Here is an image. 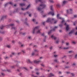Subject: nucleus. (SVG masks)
I'll use <instances>...</instances> for the list:
<instances>
[{
	"mask_svg": "<svg viewBox=\"0 0 77 77\" xmlns=\"http://www.w3.org/2000/svg\"><path fill=\"white\" fill-rule=\"evenodd\" d=\"M16 66L17 67H19V65L17 64H16Z\"/></svg>",
	"mask_w": 77,
	"mask_h": 77,
	"instance_id": "3c124183",
	"label": "nucleus"
},
{
	"mask_svg": "<svg viewBox=\"0 0 77 77\" xmlns=\"http://www.w3.org/2000/svg\"><path fill=\"white\" fill-rule=\"evenodd\" d=\"M67 14H69V11H68V10H67Z\"/></svg>",
	"mask_w": 77,
	"mask_h": 77,
	"instance_id": "5fc2aeb1",
	"label": "nucleus"
},
{
	"mask_svg": "<svg viewBox=\"0 0 77 77\" xmlns=\"http://www.w3.org/2000/svg\"><path fill=\"white\" fill-rule=\"evenodd\" d=\"M8 5H9V3H7L6 4H5V8H6V6H7Z\"/></svg>",
	"mask_w": 77,
	"mask_h": 77,
	"instance_id": "b1692460",
	"label": "nucleus"
},
{
	"mask_svg": "<svg viewBox=\"0 0 77 77\" xmlns=\"http://www.w3.org/2000/svg\"><path fill=\"white\" fill-rule=\"evenodd\" d=\"M54 24H56L57 22V21H55L54 19H51V18H48L46 21L47 23H51V24H52V22H54Z\"/></svg>",
	"mask_w": 77,
	"mask_h": 77,
	"instance_id": "f03ea898",
	"label": "nucleus"
},
{
	"mask_svg": "<svg viewBox=\"0 0 77 77\" xmlns=\"http://www.w3.org/2000/svg\"><path fill=\"white\" fill-rule=\"evenodd\" d=\"M51 38H52V39H54V40H56V39H57V38H56V37H55L53 35H52L51 36Z\"/></svg>",
	"mask_w": 77,
	"mask_h": 77,
	"instance_id": "9b49d317",
	"label": "nucleus"
},
{
	"mask_svg": "<svg viewBox=\"0 0 77 77\" xmlns=\"http://www.w3.org/2000/svg\"><path fill=\"white\" fill-rule=\"evenodd\" d=\"M2 75L3 76H5V74H4V73H1Z\"/></svg>",
	"mask_w": 77,
	"mask_h": 77,
	"instance_id": "c9c22d12",
	"label": "nucleus"
},
{
	"mask_svg": "<svg viewBox=\"0 0 77 77\" xmlns=\"http://www.w3.org/2000/svg\"><path fill=\"white\" fill-rule=\"evenodd\" d=\"M25 5V4L21 3L20 4V5L21 6H24Z\"/></svg>",
	"mask_w": 77,
	"mask_h": 77,
	"instance_id": "4be33fe9",
	"label": "nucleus"
},
{
	"mask_svg": "<svg viewBox=\"0 0 77 77\" xmlns=\"http://www.w3.org/2000/svg\"><path fill=\"white\" fill-rule=\"evenodd\" d=\"M25 23L27 26H28L29 25V23H27V22H25Z\"/></svg>",
	"mask_w": 77,
	"mask_h": 77,
	"instance_id": "864d4df0",
	"label": "nucleus"
},
{
	"mask_svg": "<svg viewBox=\"0 0 77 77\" xmlns=\"http://www.w3.org/2000/svg\"><path fill=\"white\" fill-rule=\"evenodd\" d=\"M39 30V26H36L35 27L34 29L33 33H35V31H37V33H40V30Z\"/></svg>",
	"mask_w": 77,
	"mask_h": 77,
	"instance_id": "7ed1b4c3",
	"label": "nucleus"
},
{
	"mask_svg": "<svg viewBox=\"0 0 77 77\" xmlns=\"http://www.w3.org/2000/svg\"><path fill=\"white\" fill-rule=\"evenodd\" d=\"M59 74H62V72H60V71H59Z\"/></svg>",
	"mask_w": 77,
	"mask_h": 77,
	"instance_id": "338daca9",
	"label": "nucleus"
},
{
	"mask_svg": "<svg viewBox=\"0 0 77 77\" xmlns=\"http://www.w3.org/2000/svg\"><path fill=\"white\" fill-rule=\"evenodd\" d=\"M22 52H23V53H26V52L24 50H22Z\"/></svg>",
	"mask_w": 77,
	"mask_h": 77,
	"instance_id": "473e14b6",
	"label": "nucleus"
},
{
	"mask_svg": "<svg viewBox=\"0 0 77 77\" xmlns=\"http://www.w3.org/2000/svg\"><path fill=\"white\" fill-rule=\"evenodd\" d=\"M69 53H73V51H69Z\"/></svg>",
	"mask_w": 77,
	"mask_h": 77,
	"instance_id": "f704fd0d",
	"label": "nucleus"
},
{
	"mask_svg": "<svg viewBox=\"0 0 77 77\" xmlns=\"http://www.w3.org/2000/svg\"><path fill=\"white\" fill-rule=\"evenodd\" d=\"M74 17L75 18H77V15H75L74 16Z\"/></svg>",
	"mask_w": 77,
	"mask_h": 77,
	"instance_id": "09e8293b",
	"label": "nucleus"
},
{
	"mask_svg": "<svg viewBox=\"0 0 77 77\" xmlns=\"http://www.w3.org/2000/svg\"><path fill=\"white\" fill-rule=\"evenodd\" d=\"M75 35H77V32H76L75 34Z\"/></svg>",
	"mask_w": 77,
	"mask_h": 77,
	"instance_id": "774afa93",
	"label": "nucleus"
},
{
	"mask_svg": "<svg viewBox=\"0 0 77 77\" xmlns=\"http://www.w3.org/2000/svg\"><path fill=\"white\" fill-rule=\"evenodd\" d=\"M11 54L13 55H15V52H12L11 53Z\"/></svg>",
	"mask_w": 77,
	"mask_h": 77,
	"instance_id": "a19ab883",
	"label": "nucleus"
},
{
	"mask_svg": "<svg viewBox=\"0 0 77 77\" xmlns=\"http://www.w3.org/2000/svg\"><path fill=\"white\" fill-rule=\"evenodd\" d=\"M4 63L5 65H6L7 64H8V62H5V63Z\"/></svg>",
	"mask_w": 77,
	"mask_h": 77,
	"instance_id": "4d7b16f0",
	"label": "nucleus"
},
{
	"mask_svg": "<svg viewBox=\"0 0 77 77\" xmlns=\"http://www.w3.org/2000/svg\"><path fill=\"white\" fill-rule=\"evenodd\" d=\"M73 32H74V31L73 30H72L71 32H70L69 33V35H70V34H72V33H73Z\"/></svg>",
	"mask_w": 77,
	"mask_h": 77,
	"instance_id": "412c9836",
	"label": "nucleus"
},
{
	"mask_svg": "<svg viewBox=\"0 0 77 77\" xmlns=\"http://www.w3.org/2000/svg\"><path fill=\"white\" fill-rule=\"evenodd\" d=\"M7 47L8 48H11V46L10 45H7Z\"/></svg>",
	"mask_w": 77,
	"mask_h": 77,
	"instance_id": "5701e85b",
	"label": "nucleus"
},
{
	"mask_svg": "<svg viewBox=\"0 0 77 77\" xmlns=\"http://www.w3.org/2000/svg\"><path fill=\"white\" fill-rule=\"evenodd\" d=\"M12 43H13V44H15V41H12Z\"/></svg>",
	"mask_w": 77,
	"mask_h": 77,
	"instance_id": "49530a36",
	"label": "nucleus"
},
{
	"mask_svg": "<svg viewBox=\"0 0 77 77\" xmlns=\"http://www.w3.org/2000/svg\"><path fill=\"white\" fill-rule=\"evenodd\" d=\"M15 65H14L13 66H12L11 67V68H14L15 67Z\"/></svg>",
	"mask_w": 77,
	"mask_h": 77,
	"instance_id": "2f4dec72",
	"label": "nucleus"
},
{
	"mask_svg": "<svg viewBox=\"0 0 77 77\" xmlns=\"http://www.w3.org/2000/svg\"><path fill=\"white\" fill-rule=\"evenodd\" d=\"M24 46H25V45L24 44L21 45V47H24Z\"/></svg>",
	"mask_w": 77,
	"mask_h": 77,
	"instance_id": "c756f323",
	"label": "nucleus"
},
{
	"mask_svg": "<svg viewBox=\"0 0 77 77\" xmlns=\"http://www.w3.org/2000/svg\"><path fill=\"white\" fill-rule=\"evenodd\" d=\"M35 55V52H33L31 54L32 56H34Z\"/></svg>",
	"mask_w": 77,
	"mask_h": 77,
	"instance_id": "ddd939ff",
	"label": "nucleus"
},
{
	"mask_svg": "<svg viewBox=\"0 0 77 77\" xmlns=\"http://www.w3.org/2000/svg\"><path fill=\"white\" fill-rule=\"evenodd\" d=\"M6 17V16H3L2 18H1V20H4V18H5Z\"/></svg>",
	"mask_w": 77,
	"mask_h": 77,
	"instance_id": "2eb2a0df",
	"label": "nucleus"
},
{
	"mask_svg": "<svg viewBox=\"0 0 77 77\" xmlns=\"http://www.w3.org/2000/svg\"><path fill=\"white\" fill-rule=\"evenodd\" d=\"M49 1H50V2L51 3H53L54 2H53V0H49Z\"/></svg>",
	"mask_w": 77,
	"mask_h": 77,
	"instance_id": "7c9ffc66",
	"label": "nucleus"
},
{
	"mask_svg": "<svg viewBox=\"0 0 77 77\" xmlns=\"http://www.w3.org/2000/svg\"><path fill=\"white\" fill-rule=\"evenodd\" d=\"M2 71H3L4 72H5V71H6V70H5L2 69Z\"/></svg>",
	"mask_w": 77,
	"mask_h": 77,
	"instance_id": "052dcab7",
	"label": "nucleus"
},
{
	"mask_svg": "<svg viewBox=\"0 0 77 77\" xmlns=\"http://www.w3.org/2000/svg\"><path fill=\"white\" fill-rule=\"evenodd\" d=\"M60 4H57V8H59V7H60Z\"/></svg>",
	"mask_w": 77,
	"mask_h": 77,
	"instance_id": "cd10ccee",
	"label": "nucleus"
},
{
	"mask_svg": "<svg viewBox=\"0 0 77 77\" xmlns=\"http://www.w3.org/2000/svg\"><path fill=\"white\" fill-rule=\"evenodd\" d=\"M63 49L64 50H68V49H69V48H64Z\"/></svg>",
	"mask_w": 77,
	"mask_h": 77,
	"instance_id": "a878e982",
	"label": "nucleus"
},
{
	"mask_svg": "<svg viewBox=\"0 0 77 77\" xmlns=\"http://www.w3.org/2000/svg\"><path fill=\"white\" fill-rule=\"evenodd\" d=\"M66 45H69V43H66Z\"/></svg>",
	"mask_w": 77,
	"mask_h": 77,
	"instance_id": "13d9d810",
	"label": "nucleus"
},
{
	"mask_svg": "<svg viewBox=\"0 0 77 77\" xmlns=\"http://www.w3.org/2000/svg\"><path fill=\"white\" fill-rule=\"evenodd\" d=\"M3 54H6V52H3Z\"/></svg>",
	"mask_w": 77,
	"mask_h": 77,
	"instance_id": "e2e57ef3",
	"label": "nucleus"
},
{
	"mask_svg": "<svg viewBox=\"0 0 77 77\" xmlns=\"http://www.w3.org/2000/svg\"><path fill=\"white\" fill-rule=\"evenodd\" d=\"M0 33H5V32L3 31L2 30L0 31Z\"/></svg>",
	"mask_w": 77,
	"mask_h": 77,
	"instance_id": "393cba45",
	"label": "nucleus"
},
{
	"mask_svg": "<svg viewBox=\"0 0 77 77\" xmlns=\"http://www.w3.org/2000/svg\"><path fill=\"white\" fill-rule=\"evenodd\" d=\"M3 27H4V26H2V27H0V29H3Z\"/></svg>",
	"mask_w": 77,
	"mask_h": 77,
	"instance_id": "72a5a7b5",
	"label": "nucleus"
},
{
	"mask_svg": "<svg viewBox=\"0 0 77 77\" xmlns=\"http://www.w3.org/2000/svg\"><path fill=\"white\" fill-rule=\"evenodd\" d=\"M69 68V66H66L65 67V68H66V69H68Z\"/></svg>",
	"mask_w": 77,
	"mask_h": 77,
	"instance_id": "bb28decb",
	"label": "nucleus"
},
{
	"mask_svg": "<svg viewBox=\"0 0 77 77\" xmlns=\"http://www.w3.org/2000/svg\"><path fill=\"white\" fill-rule=\"evenodd\" d=\"M39 50H38L37 49H35L34 50V52H35V53H38V52H39Z\"/></svg>",
	"mask_w": 77,
	"mask_h": 77,
	"instance_id": "4468645a",
	"label": "nucleus"
},
{
	"mask_svg": "<svg viewBox=\"0 0 77 77\" xmlns=\"http://www.w3.org/2000/svg\"><path fill=\"white\" fill-rule=\"evenodd\" d=\"M53 48V46L51 47V48H50V49L51 50H52Z\"/></svg>",
	"mask_w": 77,
	"mask_h": 77,
	"instance_id": "603ef678",
	"label": "nucleus"
},
{
	"mask_svg": "<svg viewBox=\"0 0 77 77\" xmlns=\"http://www.w3.org/2000/svg\"><path fill=\"white\" fill-rule=\"evenodd\" d=\"M45 22H43V25H44V26L45 25Z\"/></svg>",
	"mask_w": 77,
	"mask_h": 77,
	"instance_id": "c03bdc74",
	"label": "nucleus"
},
{
	"mask_svg": "<svg viewBox=\"0 0 77 77\" xmlns=\"http://www.w3.org/2000/svg\"><path fill=\"white\" fill-rule=\"evenodd\" d=\"M39 74V72H37L36 73L37 75H38Z\"/></svg>",
	"mask_w": 77,
	"mask_h": 77,
	"instance_id": "69168bd1",
	"label": "nucleus"
},
{
	"mask_svg": "<svg viewBox=\"0 0 77 77\" xmlns=\"http://www.w3.org/2000/svg\"><path fill=\"white\" fill-rule=\"evenodd\" d=\"M54 61L55 62H56V63H59V60H58V59H56L55 60H54Z\"/></svg>",
	"mask_w": 77,
	"mask_h": 77,
	"instance_id": "9d476101",
	"label": "nucleus"
},
{
	"mask_svg": "<svg viewBox=\"0 0 77 77\" xmlns=\"http://www.w3.org/2000/svg\"><path fill=\"white\" fill-rule=\"evenodd\" d=\"M52 32H53V29H51L48 32V34L50 35V33H51Z\"/></svg>",
	"mask_w": 77,
	"mask_h": 77,
	"instance_id": "6ab92c4d",
	"label": "nucleus"
},
{
	"mask_svg": "<svg viewBox=\"0 0 77 77\" xmlns=\"http://www.w3.org/2000/svg\"><path fill=\"white\" fill-rule=\"evenodd\" d=\"M72 65L73 66H75V63H73V64Z\"/></svg>",
	"mask_w": 77,
	"mask_h": 77,
	"instance_id": "0e129e2a",
	"label": "nucleus"
},
{
	"mask_svg": "<svg viewBox=\"0 0 77 77\" xmlns=\"http://www.w3.org/2000/svg\"><path fill=\"white\" fill-rule=\"evenodd\" d=\"M54 57H58V55H55L56 54V52H54Z\"/></svg>",
	"mask_w": 77,
	"mask_h": 77,
	"instance_id": "f8f14e48",
	"label": "nucleus"
},
{
	"mask_svg": "<svg viewBox=\"0 0 77 77\" xmlns=\"http://www.w3.org/2000/svg\"><path fill=\"white\" fill-rule=\"evenodd\" d=\"M58 27V26H55L53 29V31H55V30H56V29H57Z\"/></svg>",
	"mask_w": 77,
	"mask_h": 77,
	"instance_id": "a211bd4d",
	"label": "nucleus"
},
{
	"mask_svg": "<svg viewBox=\"0 0 77 77\" xmlns=\"http://www.w3.org/2000/svg\"><path fill=\"white\" fill-rule=\"evenodd\" d=\"M67 3V1H63V4H62V6H64V5Z\"/></svg>",
	"mask_w": 77,
	"mask_h": 77,
	"instance_id": "6e6552de",
	"label": "nucleus"
},
{
	"mask_svg": "<svg viewBox=\"0 0 77 77\" xmlns=\"http://www.w3.org/2000/svg\"><path fill=\"white\" fill-rule=\"evenodd\" d=\"M59 17V14H58L57 15V18L58 19Z\"/></svg>",
	"mask_w": 77,
	"mask_h": 77,
	"instance_id": "79ce46f5",
	"label": "nucleus"
},
{
	"mask_svg": "<svg viewBox=\"0 0 77 77\" xmlns=\"http://www.w3.org/2000/svg\"><path fill=\"white\" fill-rule=\"evenodd\" d=\"M71 74L72 76H74V73H71Z\"/></svg>",
	"mask_w": 77,
	"mask_h": 77,
	"instance_id": "6e6d98bb",
	"label": "nucleus"
},
{
	"mask_svg": "<svg viewBox=\"0 0 77 77\" xmlns=\"http://www.w3.org/2000/svg\"><path fill=\"white\" fill-rule=\"evenodd\" d=\"M59 26L60 27H61L62 26V24H61L60 25H59Z\"/></svg>",
	"mask_w": 77,
	"mask_h": 77,
	"instance_id": "de8ad7c7",
	"label": "nucleus"
},
{
	"mask_svg": "<svg viewBox=\"0 0 77 77\" xmlns=\"http://www.w3.org/2000/svg\"><path fill=\"white\" fill-rule=\"evenodd\" d=\"M8 26H11L12 27L11 29H14V30H15L16 29L15 27H13L14 26V24H10Z\"/></svg>",
	"mask_w": 77,
	"mask_h": 77,
	"instance_id": "20e7f679",
	"label": "nucleus"
},
{
	"mask_svg": "<svg viewBox=\"0 0 77 77\" xmlns=\"http://www.w3.org/2000/svg\"><path fill=\"white\" fill-rule=\"evenodd\" d=\"M42 1V0H35L36 3H38L39 2H41Z\"/></svg>",
	"mask_w": 77,
	"mask_h": 77,
	"instance_id": "dca6fc26",
	"label": "nucleus"
},
{
	"mask_svg": "<svg viewBox=\"0 0 77 77\" xmlns=\"http://www.w3.org/2000/svg\"><path fill=\"white\" fill-rule=\"evenodd\" d=\"M46 7V5L42 3V4L40 5V6L38 8V10L39 11H41L42 9L45 8Z\"/></svg>",
	"mask_w": 77,
	"mask_h": 77,
	"instance_id": "f257e3e1",
	"label": "nucleus"
},
{
	"mask_svg": "<svg viewBox=\"0 0 77 77\" xmlns=\"http://www.w3.org/2000/svg\"><path fill=\"white\" fill-rule=\"evenodd\" d=\"M30 5H29L27 7V8H25V9H24V8H21V9L22 11H24V10H25V9H29V8H30Z\"/></svg>",
	"mask_w": 77,
	"mask_h": 77,
	"instance_id": "0eeeda50",
	"label": "nucleus"
},
{
	"mask_svg": "<svg viewBox=\"0 0 77 77\" xmlns=\"http://www.w3.org/2000/svg\"><path fill=\"white\" fill-rule=\"evenodd\" d=\"M10 4V5H12L13 3L12 2H9V3H8V4Z\"/></svg>",
	"mask_w": 77,
	"mask_h": 77,
	"instance_id": "8fccbe9b",
	"label": "nucleus"
},
{
	"mask_svg": "<svg viewBox=\"0 0 77 77\" xmlns=\"http://www.w3.org/2000/svg\"><path fill=\"white\" fill-rule=\"evenodd\" d=\"M19 75H20V76H21L22 75H23V74L22 73H20L19 74Z\"/></svg>",
	"mask_w": 77,
	"mask_h": 77,
	"instance_id": "ea45409f",
	"label": "nucleus"
},
{
	"mask_svg": "<svg viewBox=\"0 0 77 77\" xmlns=\"http://www.w3.org/2000/svg\"><path fill=\"white\" fill-rule=\"evenodd\" d=\"M77 55L76 54L75 55V59H77Z\"/></svg>",
	"mask_w": 77,
	"mask_h": 77,
	"instance_id": "a18cd8bd",
	"label": "nucleus"
},
{
	"mask_svg": "<svg viewBox=\"0 0 77 77\" xmlns=\"http://www.w3.org/2000/svg\"><path fill=\"white\" fill-rule=\"evenodd\" d=\"M28 61L29 62V63H32V62H31L30 60L29 59H28Z\"/></svg>",
	"mask_w": 77,
	"mask_h": 77,
	"instance_id": "c85d7f7f",
	"label": "nucleus"
},
{
	"mask_svg": "<svg viewBox=\"0 0 77 77\" xmlns=\"http://www.w3.org/2000/svg\"><path fill=\"white\" fill-rule=\"evenodd\" d=\"M32 21L34 22V23H35V22H36V20L35 19H32Z\"/></svg>",
	"mask_w": 77,
	"mask_h": 77,
	"instance_id": "58836bf2",
	"label": "nucleus"
},
{
	"mask_svg": "<svg viewBox=\"0 0 77 77\" xmlns=\"http://www.w3.org/2000/svg\"><path fill=\"white\" fill-rule=\"evenodd\" d=\"M59 40H57L56 41V42L57 44H58V43H59Z\"/></svg>",
	"mask_w": 77,
	"mask_h": 77,
	"instance_id": "37998d69",
	"label": "nucleus"
},
{
	"mask_svg": "<svg viewBox=\"0 0 77 77\" xmlns=\"http://www.w3.org/2000/svg\"><path fill=\"white\" fill-rule=\"evenodd\" d=\"M50 77H51V76H54V75L52 73H51L49 74Z\"/></svg>",
	"mask_w": 77,
	"mask_h": 77,
	"instance_id": "f3484780",
	"label": "nucleus"
},
{
	"mask_svg": "<svg viewBox=\"0 0 77 77\" xmlns=\"http://www.w3.org/2000/svg\"><path fill=\"white\" fill-rule=\"evenodd\" d=\"M64 22H65V20H63L62 22V23H64Z\"/></svg>",
	"mask_w": 77,
	"mask_h": 77,
	"instance_id": "bf43d9fd",
	"label": "nucleus"
},
{
	"mask_svg": "<svg viewBox=\"0 0 77 77\" xmlns=\"http://www.w3.org/2000/svg\"><path fill=\"white\" fill-rule=\"evenodd\" d=\"M48 14L49 15L50 14L51 15H52V16H53L54 15V12L53 11V12H50L48 13Z\"/></svg>",
	"mask_w": 77,
	"mask_h": 77,
	"instance_id": "1a4fd4ad",
	"label": "nucleus"
},
{
	"mask_svg": "<svg viewBox=\"0 0 77 77\" xmlns=\"http://www.w3.org/2000/svg\"><path fill=\"white\" fill-rule=\"evenodd\" d=\"M51 11H53V7L52 5L51 6Z\"/></svg>",
	"mask_w": 77,
	"mask_h": 77,
	"instance_id": "aec40b11",
	"label": "nucleus"
},
{
	"mask_svg": "<svg viewBox=\"0 0 77 77\" xmlns=\"http://www.w3.org/2000/svg\"><path fill=\"white\" fill-rule=\"evenodd\" d=\"M34 63H39V62H41V60H39V61H36V60H34L33 61Z\"/></svg>",
	"mask_w": 77,
	"mask_h": 77,
	"instance_id": "423d86ee",
	"label": "nucleus"
},
{
	"mask_svg": "<svg viewBox=\"0 0 77 77\" xmlns=\"http://www.w3.org/2000/svg\"><path fill=\"white\" fill-rule=\"evenodd\" d=\"M19 44H20V45L21 44V42H19Z\"/></svg>",
	"mask_w": 77,
	"mask_h": 77,
	"instance_id": "680f3d73",
	"label": "nucleus"
},
{
	"mask_svg": "<svg viewBox=\"0 0 77 77\" xmlns=\"http://www.w3.org/2000/svg\"><path fill=\"white\" fill-rule=\"evenodd\" d=\"M20 34H22V35H24L25 34V33H23V32H20Z\"/></svg>",
	"mask_w": 77,
	"mask_h": 77,
	"instance_id": "4c0bfd02",
	"label": "nucleus"
},
{
	"mask_svg": "<svg viewBox=\"0 0 77 77\" xmlns=\"http://www.w3.org/2000/svg\"><path fill=\"white\" fill-rule=\"evenodd\" d=\"M64 25L66 26V29L67 31H68V30H69V25H66V23H65Z\"/></svg>",
	"mask_w": 77,
	"mask_h": 77,
	"instance_id": "39448f33",
	"label": "nucleus"
},
{
	"mask_svg": "<svg viewBox=\"0 0 77 77\" xmlns=\"http://www.w3.org/2000/svg\"><path fill=\"white\" fill-rule=\"evenodd\" d=\"M41 66H43L44 67H45V65H44V64H41Z\"/></svg>",
	"mask_w": 77,
	"mask_h": 77,
	"instance_id": "e433bc0d",
	"label": "nucleus"
}]
</instances>
